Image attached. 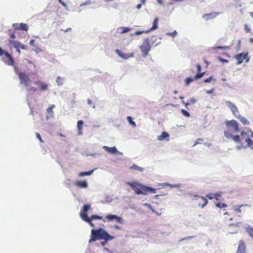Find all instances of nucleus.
Here are the masks:
<instances>
[{
	"instance_id": "nucleus-43",
	"label": "nucleus",
	"mask_w": 253,
	"mask_h": 253,
	"mask_svg": "<svg viewBox=\"0 0 253 253\" xmlns=\"http://www.w3.org/2000/svg\"><path fill=\"white\" fill-rule=\"evenodd\" d=\"M91 3V1L90 0H86L84 2H82L80 4V6H83L86 5H88Z\"/></svg>"
},
{
	"instance_id": "nucleus-53",
	"label": "nucleus",
	"mask_w": 253,
	"mask_h": 253,
	"mask_svg": "<svg viewBox=\"0 0 253 253\" xmlns=\"http://www.w3.org/2000/svg\"><path fill=\"white\" fill-rule=\"evenodd\" d=\"M213 195H214V198H215L217 200H218L217 197H220L221 193H220V192L216 193L213 194Z\"/></svg>"
},
{
	"instance_id": "nucleus-1",
	"label": "nucleus",
	"mask_w": 253,
	"mask_h": 253,
	"mask_svg": "<svg viewBox=\"0 0 253 253\" xmlns=\"http://www.w3.org/2000/svg\"><path fill=\"white\" fill-rule=\"evenodd\" d=\"M228 127V129L224 131L225 136L227 138H231L236 143H241L245 140V138H243L244 132L250 130L248 127Z\"/></svg>"
},
{
	"instance_id": "nucleus-41",
	"label": "nucleus",
	"mask_w": 253,
	"mask_h": 253,
	"mask_svg": "<svg viewBox=\"0 0 253 253\" xmlns=\"http://www.w3.org/2000/svg\"><path fill=\"white\" fill-rule=\"evenodd\" d=\"M40 88L42 90H45L47 89L48 85L47 84L41 83L40 84Z\"/></svg>"
},
{
	"instance_id": "nucleus-27",
	"label": "nucleus",
	"mask_w": 253,
	"mask_h": 253,
	"mask_svg": "<svg viewBox=\"0 0 253 253\" xmlns=\"http://www.w3.org/2000/svg\"><path fill=\"white\" fill-rule=\"evenodd\" d=\"M245 231L248 235L253 239V228L251 227H247L245 228Z\"/></svg>"
},
{
	"instance_id": "nucleus-57",
	"label": "nucleus",
	"mask_w": 253,
	"mask_h": 253,
	"mask_svg": "<svg viewBox=\"0 0 253 253\" xmlns=\"http://www.w3.org/2000/svg\"><path fill=\"white\" fill-rule=\"evenodd\" d=\"M230 214L228 213L227 212H225L224 213V218L225 220H227L228 219V217L226 216V215H229Z\"/></svg>"
},
{
	"instance_id": "nucleus-2",
	"label": "nucleus",
	"mask_w": 253,
	"mask_h": 253,
	"mask_svg": "<svg viewBox=\"0 0 253 253\" xmlns=\"http://www.w3.org/2000/svg\"><path fill=\"white\" fill-rule=\"evenodd\" d=\"M114 238V236L109 235L108 232L100 228L98 229H92L91 231V238L89 240V243L96 240L103 239L106 241V243L110 240H112Z\"/></svg>"
},
{
	"instance_id": "nucleus-10",
	"label": "nucleus",
	"mask_w": 253,
	"mask_h": 253,
	"mask_svg": "<svg viewBox=\"0 0 253 253\" xmlns=\"http://www.w3.org/2000/svg\"><path fill=\"white\" fill-rule=\"evenodd\" d=\"M105 218L109 221L116 220L117 222L120 223H123L124 221L121 217L114 214H108L105 216Z\"/></svg>"
},
{
	"instance_id": "nucleus-13",
	"label": "nucleus",
	"mask_w": 253,
	"mask_h": 253,
	"mask_svg": "<svg viewBox=\"0 0 253 253\" xmlns=\"http://www.w3.org/2000/svg\"><path fill=\"white\" fill-rule=\"evenodd\" d=\"M246 245L244 241L241 240L239 242L238 248L236 253H245L246 252Z\"/></svg>"
},
{
	"instance_id": "nucleus-26",
	"label": "nucleus",
	"mask_w": 253,
	"mask_h": 253,
	"mask_svg": "<svg viewBox=\"0 0 253 253\" xmlns=\"http://www.w3.org/2000/svg\"><path fill=\"white\" fill-rule=\"evenodd\" d=\"M238 118L240 120V122L244 126L250 125L249 121L246 118L241 116L240 115H239Z\"/></svg>"
},
{
	"instance_id": "nucleus-38",
	"label": "nucleus",
	"mask_w": 253,
	"mask_h": 253,
	"mask_svg": "<svg viewBox=\"0 0 253 253\" xmlns=\"http://www.w3.org/2000/svg\"><path fill=\"white\" fill-rule=\"evenodd\" d=\"M215 49H223V50H227L229 49V47L227 46H217L213 48Z\"/></svg>"
},
{
	"instance_id": "nucleus-51",
	"label": "nucleus",
	"mask_w": 253,
	"mask_h": 253,
	"mask_svg": "<svg viewBox=\"0 0 253 253\" xmlns=\"http://www.w3.org/2000/svg\"><path fill=\"white\" fill-rule=\"evenodd\" d=\"M84 124V122L82 120L78 121L77 122V126L78 127L82 126Z\"/></svg>"
},
{
	"instance_id": "nucleus-19",
	"label": "nucleus",
	"mask_w": 253,
	"mask_h": 253,
	"mask_svg": "<svg viewBox=\"0 0 253 253\" xmlns=\"http://www.w3.org/2000/svg\"><path fill=\"white\" fill-rule=\"evenodd\" d=\"M103 148H104V150L105 151H106L107 152L112 154H116L118 152L117 148L115 146L112 147H109L108 146H104Z\"/></svg>"
},
{
	"instance_id": "nucleus-25",
	"label": "nucleus",
	"mask_w": 253,
	"mask_h": 253,
	"mask_svg": "<svg viewBox=\"0 0 253 253\" xmlns=\"http://www.w3.org/2000/svg\"><path fill=\"white\" fill-rule=\"evenodd\" d=\"M226 125L227 126H238V123L234 120L230 121H227Z\"/></svg>"
},
{
	"instance_id": "nucleus-4",
	"label": "nucleus",
	"mask_w": 253,
	"mask_h": 253,
	"mask_svg": "<svg viewBox=\"0 0 253 253\" xmlns=\"http://www.w3.org/2000/svg\"><path fill=\"white\" fill-rule=\"evenodd\" d=\"M9 43L10 45H11L14 48L16 49V52H17V54L19 56L21 54L20 49H28V46L22 44L19 42L15 40H9Z\"/></svg>"
},
{
	"instance_id": "nucleus-30",
	"label": "nucleus",
	"mask_w": 253,
	"mask_h": 253,
	"mask_svg": "<svg viewBox=\"0 0 253 253\" xmlns=\"http://www.w3.org/2000/svg\"><path fill=\"white\" fill-rule=\"evenodd\" d=\"M231 111L233 115L236 118H238V117L240 115V114H239V112L238 109V108L236 106L235 107H234V108L233 109H231Z\"/></svg>"
},
{
	"instance_id": "nucleus-36",
	"label": "nucleus",
	"mask_w": 253,
	"mask_h": 253,
	"mask_svg": "<svg viewBox=\"0 0 253 253\" xmlns=\"http://www.w3.org/2000/svg\"><path fill=\"white\" fill-rule=\"evenodd\" d=\"M127 120L128 121V122H129V124L131 126H135V122L133 121V119L130 116H128L127 117Z\"/></svg>"
},
{
	"instance_id": "nucleus-29",
	"label": "nucleus",
	"mask_w": 253,
	"mask_h": 253,
	"mask_svg": "<svg viewBox=\"0 0 253 253\" xmlns=\"http://www.w3.org/2000/svg\"><path fill=\"white\" fill-rule=\"evenodd\" d=\"M159 21L158 18H156L153 22V26L151 27V28L149 30V32L151 31H153L154 30H156L158 28V23Z\"/></svg>"
},
{
	"instance_id": "nucleus-20",
	"label": "nucleus",
	"mask_w": 253,
	"mask_h": 253,
	"mask_svg": "<svg viewBox=\"0 0 253 253\" xmlns=\"http://www.w3.org/2000/svg\"><path fill=\"white\" fill-rule=\"evenodd\" d=\"M131 30V28L125 27H121L118 28L117 31L118 32L122 34L126 33L127 32H129Z\"/></svg>"
},
{
	"instance_id": "nucleus-49",
	"label": "nucleus",
	"mask_w": 253,
	"mask_h": 253,
	"mask_svg": "<svg viewBox=\"0 0 253 253\" xmlns=\"http://www.w3.org/2000/svg\"><path fill=\"white\" fill-rule=\"evenodd\" d=\"M190 104H194L197 102V100L194 98H192L189 100Z\"/></svg>"
},
{
	"instance_id": "nucleus-37",
	"label": "nucleus",
	"mask_w": 253,
	"mask_h": 253,
	"mask_svg": "<svg viewBox=\"0 0 253 253\" xmlns=\"http://www.w3.org/2000/svg\"><path fill=\"white\" fill-rule=\"evenodd\" d=\"M204 74H205L204 72H203V73H201V72L198 73V72L197 74L194 77V79H200L204 75Z\"/></svg>"
},
{
	"instance_id": "nucleus-9",
	"label": "nucleus",
	"mask_w": 253,
	"mask_h": 253,
	"mask_svg": "<svg viewBox=\"0 0 253 253\" xmlns=\"http://www.w3.org/2000/svg\"><path fill=\"white\" fill-rule=\"evenodd\" d=\"M131 188L137 194H140L141 184L135 182H127Z\"/></svg>"
},
{
	"instance_id": "nucleus-42",
	"label": "nucleus",
	"mask_w": 253,
	"mask_h": 253,
	"mask_svg": "<svg viewBox=\"0 0 253 253\" xmlns=\"http://www.w3.org/2000/svg\"><path fill=\"white\" fill-rule=\"evenodd\" d=\"M166 34L167 35L171 36L172 37H174L177 35V32L175 30H174L172 32H168Z\"/></svg>"
},
{
	"instance_id": "nucleus-34",
	"label": "nucleus",
	"mask_w": 253,
	"mask_h": 253,
	"mask_svg": "<svg viewBox=\"0 0 253 253\" xmlns=\"http://www.w3.org/2000/svg\"><path fill=\"white\" fill-rule=\"evenodd\" d=\"M130 169H132L134 170L140 171H142L143 170V169L142 168L139 167L136 165H133L130 167Z\"/></svg>"
},
{
	"instance_id": "nucleus-58",
	"label": "nucleus",
	"mask_w": 253,
	"mask_h": 253,
	"mask_svg": "<svg viewBox=\"0 0 253 253\" xmlns=\"http://www.w3.org/2000/svg\"><path fill=\"white\" fill-rule=\"evenodd\" d=\"M197 70L198 73H200L201 71V67L200 65H197Z\"/></svg>"
},
{
	"instance_id": "nucleus-46",
	"label": "nucleus",
	"mask_w": 253,
	"mask_h": 253,
	"mask_svg": "<svg viewBox=\"0 0 253 253\" xmlns=\"http://www.w3.org/2000/svg\"><path fill=\"white\" fill-rule=\"evenodd\" d=\"M156 193V190L155 188H150L148 187V193Z\"/></svg>"
},
{
	"instance_id": "nucleus-47",
	"label": "nucleus",
	"mask_w": 253,
	"mask_h": 253,
	"mask_svg": "<svg viewBox=\"0 0 253 253\" xmlns=\"http://www.w3.org/2000/svg\"><path fill=\"white\" fill-rule=\"evenodd\" d=\"M193 79L192 78H187L185 80V83L187 84H189L190 83L193 82Z\"/></svg>"
},
{
	"instance_id": "nucleus-3",
	"label": "nucleus",
	"mask_w": 253,
	"mask_h": 253,
	"mask_svg": "<svg viewBox=\"0 0 253 253\" xmlns=\"http://www.w3.org/2000/svg\"><path fill=\"white\" fill-rule=\"evenodd\" d=\"M246 133L244 132L243 138H245V141L247 142L246 146L244 147L242 145V148H246L249 147L253 150V133L251 129L246 131Z\"/></svg>"
},
{
	"instance_id": "nucleus-31",
	"label": "nucleus",
	"mask_w": 253,
	"mask_h": 253,
	"mask_svg": "<svg viewBox=\"0 0 253 253\" xmlns=\"http://www.w3.org/2000/svg\"><path fill=\"white\" fill-rule=\"evenodd\" d=\"M93 171V170H89V171H87L86 172H81L79 174V175L80 176H82V177L87 176V175H90L92 174Z\"/></svg>"
},
{
	"instance_id": "nucleus-15",
	"label": "nucleus",
	"mask_w": 253,
	"mask_h": 253,
	"mask_svg": "<svg viewBox=\"0 0 253 253\" xmlns=\"http://www.w3.org/2000/svg\"><path fill=\"white\" fill-rule=\"evenodd\" d=\"M88 220L85 221L89 223V224L92 227H94V224L92 223V220L94 219H102V217L97 215H92L90 217H88Z\"/></svg>"
},
{
	"instance_id": "nucleus-45",
	"label": "nucleus",
	"mask_w": 253,
	"mask_h": 253,
	"mask_svg": "<svg viewBox=\"0 0 253 253\" xmlns=\"http://www.w3.org/2000/svg\"><path fill=\"white\" fill-rule=\"evenodd\" d=\"M181 113L185 116L189 117L190 116L189 113L185 110H181Z\"/></svg>"
},
{
	"instance_id": "nucleus-63",
	"label": "nucleus",
	"mask_w": 253,
	"mask_h": 253,
	"mask_svg": "<svg viewBox=\"0 0 253 253\" xmlns=\"http://www.w3.org/2000/svg\"><path fill=\"white\" fill-rule=\"evenodd\" d=\"M158 3L160 4H162L163 3V1L162 0H157Z\"/></svg>"
},
{
	"instance_id": "nucleus-24",
	"label": "nucleus",
	"mask_w": 253,
	"mask_h": 253,
	"mask_svg": "<svg viewBox=\"0 0 253 253\" xmlns=\"http://www.w3.org/2000/svg\"><path fill=\"white\" fill-rule=\"evenodd\" d=\"M148 194V187L141 184L140 194L147 195Z\"/></svg>"
},
{
	"instance_id": "nucleus-32",
	"label": "nucleus",
	"mask_w": 253,
	"mask_h": 253,
	"mask_svg": "<svg viewBox=\"0 0 253 253\" xmlns=\"http://www.w3.org/2000/svg\"><path fill=\"white\" fill-rule=\"evenodd\" d=\"M225 103L226 105L228 106V107L231 110V109H233L234 107L236 106L235 104L234 103L230 101H226Z\"/></svg>"
},
{
	"instance_id": "nucleus-52",
	"label": "nucleus",
	"mask_w": 253,
	"mask_h": 253,
	"mask_svg": "<svg viewBox=\"0 0 253 253\" xmlns=\"http://www.w3.org/2000/svg\"><path fill=\"white\" fill-rule=\"evenodd\" d=\"M212 79V77L211 76L204 81L205 83H210Z\"/></svg>"
},
{
	"instance_id": "nucleus-60",
	"label": "nucleus",
	"mask_w": 253,
	"mask_h": 253,
	"mask_svg": "<svg viewBox=\"0 0 253 253\" xmlns=\"http://www.w3.org/2000/svg\"><path fill=\"white\" fill-rule=\"evenodd\" d=\"M4 51L3 49L0 47V56H1L3 54Z\"/></svg>"
},
{
	"instance_id": "nucleus-33",
	"label": "nucleus",
	"mask_w": 253,
	"mask_h": 253,
	"mask_svg": "<svg viewBox=\"0 0 253 253\" xmlns=\"http://www.w3.org/2000/svg\"><path fill=\"white\" fill-rule=\"evenodd\" d=\"M56 83L59 86L62 85L64 83V78H61L60 76H58L56 78Z\"/></svg>"
},
{
	"instance_id": "nucleus-48",
	"label": "nucleus",
	"mask_w": 253,
	"mask_h": 253,
	"mask_svg": "<svg viewBox=\"0 0 253 253\" xmlns=\"http://www.w3.org/2000/svg\"><path fill=\"white\" fill-rule=\"evenodd\" d=\"M203 139L201 138H198L195 140V143L194 144V146H195L197 144H201L202 143V142L203 141Z\"/></svg>"
},
{
	"instance_id": "nucleus-21",
	"label": "nucleus",
	"mask_w": 253,
	"mask_h": 253,
	"mask_svg": "<svg viewBox=\"0 0 253 253\" xmlns=\"http://www.w3.org/2000/svg\"><path fill=\"white\" fill-rule=\"evenodd\" d=\"M3 54H4L5 55V56L9 59V61L7 63L8 65H13L14 63V60H13V58L12 57V56L10 55V54L7 52L4 51Z\"/></svg>"
},
{
	"instance_id": "nucleus-11",
	"label": "nucleus",
	"mask_w": 253,
	"mask_h": 253,
	"mask_svg": "<svg viewBox=\"0 0 253 253\" xmlns=\"http://www.w3.org/2000/svg\"><path fill=\"white\" fill-rule=\"evenodd\" d=\"M13 27L15 30H22L23 31H27L29 29L28 26L23 23H14L12 25Z\"/></svg>"
},
{
	"instance_id": "nucleus-8",
	"label": "nucleus",
	"mask_w": 253,
	"mask_h": 253,
	"mask_svg": "<svg viewBox=\"0 0 253 253\" xmlns=\"http://www.w3.org/2000/svg\"><path fill=\"white\" fill-rule=\"evenodd\" d=\"M90 209V205H85L84 206L83 209L81 211L80 215L81 218L85 221V220H88V216L87 214V212L88 210Z\"/></svg>"
},
{
	"instance_id": "nucleus-62",
	"label": "nucleus",
	"mask_w": 253,
	"mask_h": 253,
	"mask_svg": "<svg viewBox=\"0 0 253 253\" xmlns=\"http://www.w3.org/2000/svg\"><path fill=\"white\" fill-rule=\"evenodd\" d=\"M141 6H142L141 4L139 3V4H138L137 5V6H136V8H137L138 9H140V8H141Z\"/></svg>"
},
{
	"instance_id": "nucleus-59",
	"label": "nucleus",
	"mask_w": 253,
	"mask_h": 253,
	"mask_svg": "<svg viewBox=\"0 0 253 253\" xmlns=\"http://www.w3.org/2000/svg\"><path fill=\"white\" fill-rule=\"evenodd\" d=\"M30 44L31 45L34 46L35 45V40H32L30 42Z\"/></svg>"
},
{
	"instance_id": "nucleus-61",
	"label": "nucleus",
	"mask_w": 253,
	"mask_h": 253,
	"mask_svg": "<svg viewBox=\"0 0 253 253\" xmlns=\"http://www.w3.org/2000/svg\"><path fill=\"white\" fill-rule=\"evenodd\" d=\"M192 237H193V236H188V237H187L186 238H184L181 239V241H183V240H186V239H189L192 238Z\"/></svg>"
},
{
	"instance_id": "nucleus-64",
	"label": "nucleus",
	"mask_w": 253,
	"mask_h": 253,
	"mask_svg": "<svg viewBox=\"0 0 253 253\" xmlns=\"http://www.w3.org/2000/svg\"><path fill=\"white\" fill-rule=\"evenodd\" d=\"M10 37L12 39H15V36L14 35V33L12 34L11 35H10Z\"/></svg>"
},
{
	"instance_id": "nucleus-7",
	"label": "nucleus",
	"mask_w": 253,
	"mask_h": 253,
	"mask_svg": "<svg viewBox=\"0 0 253 253\" xmlns=\"http://www.w3.org/2000/svg\"><path fill=\"white\" fill-rule=\"evenodd\" d=\"M195 197L196 203L199 206H201L203 208L208 204V201L207 198L198 195H196Z\"/></svg>"
},
{
	"instance_id": "nucleus-40",
	"label": "nucleus",
	"mask_w": 253,
	"mask_h": 253,
	"mask_svg": "<svg viewBox=\"0 0 253 253\" xmlns=\"http://www.w3.org/2000/svg\"><path fill=\"white\" fill-rule=\"evenodd\" d=\"M205 197H206V198H207L209 199L212 200L213 198H214V195H213V194H212V193H210L207 194Z\"/></svg>"
},
{
	"instance_id": "nucleus-44",
	"label": "nucleus",
	"mask_w": 253,
	"mask_h": 253,
	"mask_svg": "<svg viewBox=\"0 0 253 253\" xmlns=\"http://www.w3.org/2000/svg\"><path fill=\"white\" fill-rule=\"evenodd\" d=\"M245 31L246 33H249L250 32L251 29L249 26L248 24H246L244 26Z\"/></svg>"
},
{
	"instance_id": "nucleus-28",
	"label": "nucleus",
	"mask_w": 253,
	"mask_h": 253,
	"mask_svg": "<svg viewBox=\"0 0 253 253\" xmlns=\"http://www.w3.org/2000/svg\"><path fill=\"white\" fill-rule=\"evenodd\" d=\"M239 222L238 223H234V224H229V226L230 227H234L235 228V230H233V231H229V232L231 234H233V233H237V231H238V228L239 227Z\"/></svg>"
},
{
	"instance_id": "nucleus-35",
	"label": "nucleus",
	"mask_w": 253,
	"mask_h": 253,
	"mask_svg": "<svg viewBox=\"0 0 253 253\" xmlns=\"http://www.w3.org/2000/svg\"><path fill=\"white\" fill-rule=\"evenodd\" d=\"M149 31H137L134 34H131L130 35L133 36L134 35H139L143 33H147Z\"/></svg>"
},
{
	"instance_id": "nucleus-14",
	"label": "nucleus",
	"mask_w": 253,
	"mask_h": 253,
	"mask_svg": "<svg viewBox=\"0 0 253 253\" xmlns=\"http://www.w3.org/2000/svg\"><path fill=\"white\" fill-rule=\"evenodd\" d=\"M74 185L80 188H86L88 187V184L87 182L85 180L84 181H79L77 180L74 182Z\"/></svg>"
},
{
	"instance_id": "nucleus-50",
	"label": "nucleus",
	"mask_w": 253,
	"mask_h": 253,
	"mask_svg": "<svg viewBox=\"0 0 253 253\" xmlns=\"http://www.w3.org/2000/svg\"><path fill=\"white\" fill-rule=\"evenodd\" d=\"M218 59L219 61H220L221 62H223V63H228V60L223 59V58H222V57H218Z\"/></svg>"
},
{
	"instance_id": "nucleus-12",
	"label": "nucleus",
	"mask_w": 253,
	"mask_h": 253,
	"mask_svg": "<svg viewBox=\"0 0 253 253\" xmlns=\"http://www.w3.org/2000/svg\"><path fill=\"white\" fill-rule=\"evenodd\" d=\"M115 52L116 53H117L118 54V55L123 58V59H128L129 58V57H133L134 55L132 53L131 54H128V53H125L124 52H123L122 51H121V50H120L119 49H117L115 50Z\"/></svg>"
},
{
	"instance_id": "nucleus-17",
	"label": "nucleus",
	"mask_w": 253,
	"mask_h": 253,
	"mask_svg": "<svg viewBox=\"0 0 253 253\" xmlns=\"http://www.w3.org/2000/svg\"><path fill=\"white\" fill-rule=\"evenodd\" d=\"M55 107V105L52 104L50 106L49 108L47 109L46 112H47V115H46V119H48L49 118H52L54 116V112L53 111V109Z\"/></svg>"
},
{
	"instance_id": "nucleus-22",
	"label": "nucleus",
	"mask_w": 253,
	"mask_h": 253,
	"mask_svg": "<svg viewBox=\"0 0 253 253\" xmlns=\"http://www.w3.org/2000/svg\"><path fill=\"white\" fill-rule=\"evenodd\" d=\"M243 205L236 206L234 207L232 209V211L230 212V213L233 214L235 213H240L241 212V208L242 207Z\"/></svg>"
},
{
	"instance_id": "nucleus-6",
	"label": "nucleus",
	"mask_w": 253,
	"mask_h": 253,
	"mask_svg": "<svg viewBox=\"0 0 253 253\" xmlns=\"http://www.w3.org/2000/svg\"><path fill=\"white\" fill-rule=\"evenodd\" d=\"M140 48L143 53V56L145 57L148 54L151 45L149 39H146L142 44L140 46Z\"/></svg>"
},
{
	"instance_id": "nucleus-39",
	"label": "nucleus",
	"mask_w": 253,
	"mask_h": 253,
	"mask_svg": "<svg viewBox=\"0 0 253 253\" xmlns=\"http://www.w3.org/2000/svg\"><path fill=\"white\" fill-rule=\"evenodd\" d=\"M216 206L219 208H226L227 205L224 203H218L216 204Z\"/></svg>"
},
{
	"instance_id": "nucleus-5",
	"label": "nucleus",
	"mask_w": 253,
	"mask_h": 253,
	"mask_svg": "<svg viewBox=\"0 0 253 253\" xmlns=\"http://www.w3.org/2000/svg\"><path fill=\"white\" fill-rule=\"evenodd\" d=\"M18 76L21 84L28 88L31 87L32 81L27 75L23 73H18Z\"/></svg>"
},
{
	"instance_id": "nucleus-55",
	"label": "nucleus",
	"mask_w": 253,
	"mask_h": 253,
	"mask_svg": "<svg viewBox=\"0 0 253 253\" xmlns=\"http://www.w3.org/2000/svg\"><path fill=\"white\" fill-rule=\"evenodd\" d=\"M58 1L65 7H67L66 4L65 2L63 1L62 0H58Z\"/></svg>"
},
{
	"instance_id": "nucleus-23",
	"label": "nucleus",
	"mask_w": 253,
	"mask_h": 253,
	"mask_svg": "<svg viewBox=\"0 0 253 253\" xmlns=\"http://www.w3.org/2000/svg\"><path fill=\"white\" fill-rule=\"evenodd\" d=\"M169 134L168 132L164 131L162 132L161 135L158 136V139L159 140H163L165 139H167L169 140L168 138H169Z\"/></svg>"
},
{
	"instance_id": "nucleus-56",
	"label": "nucleus",
	"mask_w": 253,
	"mask_h": 253,
	"mask_svg": "<svg viewBox=\"0 0 253 253\" xmlns=\"http://www.w3.org/2000/svg\"><path fill=\"white\" fill-rule=\"evenodd\" d=\"M213 91H214V88H212L211 90H207L206 91V93L207 94H211L213 92Z\"/></svg>"
},
{
	"instance_id": "nucleus-18",
	"label": "nucleus",
	"mask_w": 253,
	"mask_h": 253,
	"mask_svg": "<svg viewBox=\"0 0 253 253\" xmlns=\"http://www.w3.org/2000/svg\"><path fill=\"white\" fill-rule=\"evenodd\" d=\"M219 14L218 13L213 12L208 14H205L203 16V18L206 19V20H209L210 19L214 18L216 17Z\"/></svg>"
},
{
	"instance_id": "nucleus-16",
	"label": "nucleus",
	"mask_w": 253,
	"mask_h": 253,
	"mask_svg": "<svg viewBox=\"0 0 253 253\" xmlns=\"http://www.w3.org/2000/svg\"><path fill=\"white\" fill-rule=\"evenodd\" d=\"M247 53H241L235 55V58L238 60L237 64H240L242 63L244 59H246L247 56Z\"/></svg>"
},
{
	"instance_id": "nucleus-54",
	"label": "nucleus",
	"mask_w": 253,
	"mask_h": 253,
	"mask_svg": "<svg viewBox=\"0 0 253 253\" xmlns=\"http://www.w3.org/2000/svg\"><path fill=\"white\" fill-rule=\"evenodd\" d=\"M36 136L39 139V140L41 142H43L42 140V137H41V135L39 133H37V132L36 133Z\"/></svg>"
}]
</instances>
